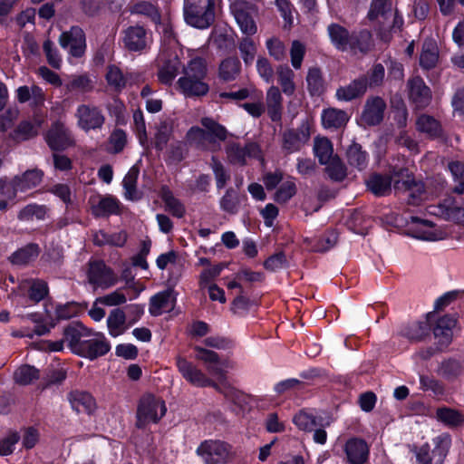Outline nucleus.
I'll list each match as a JSON object with an SVG mask.
<instances>
[{
    "mask_svg": "<svg viewBox=\"0 0 464 464\" xmlns=\"http://www.w3.org/2000/svg\"><path fill=\"white\" fill-rule=\"evenodd\" d=\"M64 339L72 353L89 360L103 356L111 350L104 334L93 332L79 323L64 329Z\"/></svg>",
    "mask_w": 464,
    "mask_h": 464,
    "instance_id": "1",
    "label": "nucleus"
},
{
    "mask_svg": "<svg viewBox=\"0 0 464 464\" xmlns=\"http://www.w3.org/2000/svg\"><path fill=\"white\" fill-rule=\"evenodd\" d=\"M188 53L190 59L183 66V75L177 82L178 88L186 97L204 96L209 91V86L205 82L206 62L199 56H193L190 51Z\"/></svg>",
    "mask_w": 464,
    "mask_h": 464,
    "instance_id": "2",
    "label": "nucleus"
},
{
    "mask_svg": "<svg viewBox=\"0 0 464 464\" xmlns=\"http://www.w3.org/2000/svg\"><path fill=\"white\" fill-rule=\"evenodd\" d=\"M176 366L181 376L190 384L196 387H214L218 392L223 393L226 398L234 401L239 397V392L227 385H218L208 378L193 362L182 356L176 357Z\"/></svg>",
    "mask_w": 464,
    "mask_h": 464,
    "instance_id": "3",
    "label": "nucleus"
},
{
    "mask_svg": "<svg viewBox=\"0 0 464 464\" xmlns=\"http://www.w3.org/2000/svg\"><path fill=\"white\" fill-rule=\"evenodd\" d=\"M201 124L205 130L199 127L190 128L187 133L188 140L203 150H219V141L226 140L227 130L210 118H203Z\"/></svg>",
    "mask_w": 464,
    "mask_h": 464,
    "instance_id": "4",
    "label": "nucleus"
},
{
    "mask_svg": "<svg viewBox=\"0 0 464 464\" xmlns=\"http://www.w3.org/2000/svg\"><path fill=\"white\" fill-rule=\"evenodd\" d=\"M183 12L188 24L206 29L214 22V0H184Z\"/></svg>",
    "mask_w": 464,
    "mask_h": 464,
    "instance_id": "5",
    "label": "nucleus"
},
{
    "mask_svg": "<svg viewBox=\"0 0 464 464\" xmlns=\"http://www.w3.org/2000/svg\"><path fill=\"white\" fill-rule=\"evenodd\" d=\"M165 401L151 393L144 394L138 404L137 426L145 427L150 423H157L166 414Z\"/></svg>",
    "mask_w": 464,
    "mask_h": 464,
    "instance_id": "6",
    "label": "nucleus"
},
{
    "mask_svg": "<svg viewBox=\"0 0 464 464\" xmlns=\"http://www.w3.org/2000/svg\"><path fill=\"white\" fill-rule=\"evenodd\" d=\"M204 464H224L234 458L232 447L225 441L208 440L196 450Z\"/></svg>",
    "mask_w": 464,
    "mask_h": 464,
    "instance_id": "7",
    "label": "nucleus"
},
{
    "mask_svg": "<svg viewBox=\"0 0 464 464\" xmlns=\"http://www.w3.org/2000/svg\"><path fill=\"white\" fill-rule=\"evenodd\" d=\"M410 231L413 237L425 241L443 240L450 234L446 227H438L429 220L417 217H411Z\"/></svg>",
    "mask_w": 464,
    "mask_h": 464,
    "instance_id": "8",
    "label": "nucleus"
},
{
    "mask_svg": "<svg viewBox=\"0 0 464 464\" xmlns=\"http://www.w3.org/2000/svg\"><path fill=\"white\" fill-rule=\"evenodd\" d=\"M429 211L444 220L464 227V208L452 197L444 198L438 205L430 206Z\"/></svg>",
    "mask_w": 464,
    "mask_h": 464,
    "instance_id": "9",
    "label": "nucleus"
},
{
    "mask_svg": "<svg viewBox=\"0 0 464 464\" xmlns=\"http://www.w3.org/2000/svg\"><path fill=\"white\" fill-rule=\"evenodd\" d=\"M77 126L84 131L96 130L102 127L105 118L102 111L95 106L81 104L75 111Z\"/></svg>",
    "mask_w": 464,
    "mask_h": 464,
    "instance_id": "10",
    "label": "nucleus"
},
{
    "mask_svg": "<svg viewBox=\"0 0 464 464\" xmlns=\"http://www.w3.org/2000/svg\"><path fill=\"white\" fill-rule=\"evenodd\" d=\"M196 359L201 361L208 370V372L214 376H223L231 368H233L232 362L228 360H221L218 353L203 348L196 346Z\"/></svg>",
    "mask_w": 464,
    "mask_h": 464,
    "instance_id": "11",
    "label": "nucleus"
},
{
    "mask_svg": "<svg viewBox=\"0 0 464 464\" xmlns=\"http://www.w3.org/2000/svg\"><path fill=\"white\" fill-rule=\"evenodd\" d=\"M401 179H396L394 189L409 193V202L412 205H418L425 198L424 185L421 182H416L410 175L408 170L400 169Z\"/></svg>",
    "mask_w": 464,
    "mask_h": 464,
    "instance_id": "12",
    "label": "nucleus"
},
{
    "mask_svg": "<svg viewBox=\"0 0 464 464\" xmlns=\"http://www.w3.org/2000/svg\"><path fill=\"white\" fill-rule=\"evenodd\" d=\"M45 140L53 150H63L74 145L72 132L61 121L52 124L45 135Z\"/></svg>",
    "mask_w": 464,
    "mask_h": 464,
    "instance_id": "13",
    "label": "nucleus"
},
{
    "mask_svg": "<svg viewBox=\"0 0 464 464\" xmlns=\"http://www.w3.org/2000/svg\"><path fill=\"white\" fill-rule=\"evenodd\" d=\"M386 110L384 100L379 96L369 97L361 114V122L364 126H375L382 122Z\"/></svg>",
    "mask_w": 464,
    "mask_h": 464,
    "instance_id": "14",
    "label": "nucleus"
},
{
    "mask_svg": "<svg viewBox=\"0 0 464 464\" xmlns=\"http://www.w3.org/2000/svg\"><path fill=\"white\" fill-rule=\"evenodd\" d=\"M310 137V125L308 121H304L299 128L284 132L283 148L289 153L296 152L309 141Z\"/></svg>",
    "mask_w": 464,
    "mask_h": 464,
    "instance_id": "15",
    "label": "nucleus"
},
{
    "mask_svg": "<svg viewBox=\"0 0 464 464\" xmlns=\"http://www.w3.org/2000/svg\"><path fill=\"white\" fill-rule=\"evenodd\" d=\"M59 43L63 49H68L71 55L81 57L86 49L85 34L83 31L73 26L68 32H63L59 38Z\"/></svg>",
    "mask_w": 464,
    "mask_h": 464,
    "instance_id": "16",
    "label": "nucleus"
},
{
    "mask_svg": "<svg viewBox=\"0 0 464 464\" xmlns=\"http://www.w3.org/2000/svg\"><path fill=\"white\" fill-rule=\"evenodd\" d=\"M226 153L231 164L243 166L247 163V160L259 158L261 151L259 146L254 142L247 143L245 147L231 143L227 146Z\"/></svg>",
    "mask_w": 464,
    "mask_h": 464,
    "instance_id": "17",
    "label": "nucleus"
},
{
    "mask_svg": "<svg viewBox=\"0 0 464 464\" xmlns=\"http://www.w3.org/2000/svg\"><path fill=\"white\" fill-rule=\"evenodd\" d=\"M88 280L95 287L109 288L116 284L117 277L103 262L96 261L90 264Z\"/></svg>",
    "mask_w": 464,
    "mask_h": 464,
    "instance_id": "18",
    "label": "nucleus"
},
{
    "mask_svg": "<svg viewBox=\"0 0 464 464\" xmlns=\"http://www.w3.org/2000/svg\"><path fill=\"white\" fill-rule=\"evenodd\" d=\"M151 42V35L142 26H130L124 33V45L131 52H141L147 49Z\"/></svg>",
    "mask_w": 464,
    "mask_h": 464,
    "instance_id": "19",
    "label": "nucleus"
},
{
    "mask_svg": "<svg viewBox=\"0 0 464 464\" xmlns=\"http://www.w3.org/2000/svg\"><path fill=\"white\" fill-rule=\"evenodd\" d=\"M409 98L416 109L427 107L431 101V92L420 77H415L408 82Z\"/></svg>",
    "mask_w": 464,
    "mask_h": 464,
    "instance_id": "20",
    "label": "nucleus"
},
{
    "mask_svg": "<svg viewBox=\"0 0 464 464\" xmlns=\"http://www.w3.org/2000/svg\"><path fill=\"white\" fill-rule=\"evenodd\" d=\"M401 179L400 170L394 171L392 176L373 174L366 180L367 188L375 196L388 195L392 190V182Z\"/></svg>",
    "mask_w": 464,
    "mask_h": 464,
    "instance_id": "21",
    "label": "nucleus"
},
{
    "mask_svg": "<svg viewBox=\"0 0 464 464\" xmlns=\"http://www.w3.org/2000/svg\"><path fill=\"white\" fill-rule=\"evenodd\" d=\"M344 452L350 464H363L369 456V447L363 440L353 438L346 441Z\"/></svg>",
    "mask_w": 464,
    "mask_h": 464,
    "instance_id": "22",
    "label": "nucleus"
},
{
    "mask_svg": "<svg viewBox=\"0 0 464 464\" xmlns=\"http://www.w3.org/2000/svg\"><path fill=\"white\" fill-rule=\"evenodd\" d=\"M456 326V318L450 315L442 316L437 321L433 334L441 347H447L451 343Z\"/></svg>",
    "mask_w": 464,
    "mask_h": 464,
    "instance_id": "23",
    "label": "nucleus"
},
{
    "mask_svg": "<svg viewBox=\"0 0 464 464\" xmlns=\"http://www.w3.org/2000/svg\"><path fill=\"white\" fill-rule=\"evenodd\" d=\"M176 297L172 290L160 292L150 300L149 312L153 316H159L174 308Z\"/></svg>",
    "mask_w": 464,
    "mask_h": 464,
    "instance_id": "24",
    "label": "nucleus"
},
{
    "mask_svg": "<svg viewBox=\"0 0 464 464\" xmlns=\"http://www.w3.org/2000/svg\"><path fill=\"white\" fill-rule=\"evenodd\" d=\"M92 212L96 217H105L118 214L120 210L119 200L110 195L96 197L90 199Z\"/></svg>",
    "mask_w": 464,
    "mask_h": 464,
    "instance_id": "25",
    "label": "nucleus"
},
{
    "mask_svg": "<svg viewBox=\"0 0 464 464\" xmlns=\"http://www.w3.org/2000/svg\"><path fill=\"white\" fill-rule=\"evenodd\" d=\"M43 121L35 118L34 121H22L9 134V138L15 142H22L33 139L38 134Z\"/></svg>",
    "mask_w": 464,
    "mask_h": 464,
    "instance_id": "26",
    "label": "nucleus"
},
{
    "mask_svg": "<svg viewBox=\"0 0 464 464\" xmlns=\"http://www.w3.org/2000/svg\"><path fill=\"white\" fill-rule=\"evenodd\" d=\"M165 62L160 67L158 72V77L160 82L164 84H171L175 80L180 70V62L178 58V54L175 53L174 55L165 53H161Z\"/></svg>",
    "mask_w": 464,
    "mask_h": 464,
    "instance_id": "27",
    "label": "nucleus"
},
{
    "mask_svg": "<svg viewBox=\"0 0 464 464\" xmlns=\"http://www.w3.org/2000/svg\"><path fill=\"white\" fill-rule=\"evenodd\" d=\"M106 323L109 334L114 338L123 334L131 326L126 314L120 308L110 312Z\"/></svg>",
    "mask_w": 464,
    "mask_h": 464,
    "instance_id": "28",
    "label": "nucleus"
},
{
    "mask_svg": "<svg viewBox=\"0 0 464 464\" xmlns=\"http://www.w3.org/2000/svg\"><path fill=\"white\" fill-rule=\"evenodd\" d=\"M267 114L273 121L281 120L283 111V96L277 86H270L266 94Z\"/></svg>",
    "mask_w": 464,
    "mask_h": 464,
    "instance_id": "29",
    "label": "nucleus"
},
{
    "mask_svg": "<svg viewBox=\"0 0 464 464\" xmlns=\"http://www.w3.org/2000/svg\"><path fill=\"white\" fill-rule=\"evenodd\" d=\"M328 34L333 44L341 51H348L352 46L354 47V37L349 34L348 31L336 24L328 27Z\"/></svg>",
    "mask_w": 464,
    "mask_h": 464,
    "instance_id": "30",
    "label": "nucleus"
},
{
    "mask_svg": "<svg viewBox=\"0 0 464 464\" xmlns=\"http://www.w3.org/2000/svg\"><path fill=\"white\" fill-rule=\"evenodd\" d=\"M321 119L325 129L336 130L344 126L348 122L350 116L345 111L328 108L322 111Z\"/></svg>",
    "mask_w": 464,
    "mask_h": 464,
    "instance_id": "31",
    "label": "nucleus"
},
{
    "mask_svg": "<svg viewBox=\"0 0 464 464\" xmlns=\"http://www.w3.org/2000/svg\"><path fill=\"white\" fill-rule=\"evenodd\" d=\"M70 403L77 412L92 413L96 408L94 398L85 392H72L69 394Z\"/></svg>",
    "mask_w": 464,
    "mask_h": 464,
    "instance_id": "32",
    "label": "nucleus"
},
{
    "mask_svg": "<svg viewBox=\"0 0 464 464\" xmlns=\"http://www.w3.org/2000/svg\"><path fill=\"white\" fill-rule=\"evenodd\" d=\"M366 90V80L357 79L346 86L338 88L336 91V98L339 101L349 102L362 95Z\"/></svg>",
    "mask_w": 464,
    "mask_h": 464,
    "instance_id": "33",
    "label": "nucleus"
},
{
    "mask_svg": "<svg viewBox=\"0 0 464 464\" xmlns=\"http://www.w3.org/2000/svg\"><path fill=\"white\" fill-rule=\"evenodd\" d=\"M44 172L40 169H29L14 177L16 188L20 192H26L37 187L43 180Z\"/></svg>",
    "mask_w": 464,
    "mask_h": 464,
    "instance_id": "34",
    "label": "nucleus"
},
{
    "mask_svg": "<svg viewBox=\"0 0 464 464\" xmlns=\"http://www.w3.org/2000/svg\"><path fill=\"white\" fill-rule=\"evenodd\" d=\"M22 291L29 289V298L34 303L43 300L48 294L47 284L39 279H24L19 285Z\"/></svg>",
    "mask_w": 464,
    "mask_h": 464,
    "instance_id": "35",
    "label": "nucleus"
},
{
    "mask_svg": "<svg viewBox=\"0 0 464 464\" xmlns=\"http://www.w3.org/2000/svg\"><path fill=\"white\" fill-rule=\"evenodd\" d=\"M15 93L16 99L20 103L32 101L34 105L38 106L42 105L45 100L44 91L37 85H32L31 87L26 85L20 86Z\"/></svg>",
    "mask_w": 464,
    "mask_h": 464,
    "instance_id": "36",
    "label": "nucleus"
},
{
    "mask_svg": "<svg viewBox=\"0 0 464 464\" xmlns=\"http://www.w3.org/2000/svg\"><path fill=\"white\" fill-rule=\"evenodd\" d=\"M416 128L418 131L431 139L440 137L442 133L440 123L434 117L428 114H421L418 117Z\"/></svg>",
    "mask_w": 464,
    "mask_h": 464,
    "instance_id": "37",
    "label": "nucleus"
},
{
    "mask_svg": "<svg viewBox=\"0 0 464 464\" xmlns=\"http://www.w3.org/2000/svg\"><path fill=\"white\" fill-rule=\"evenodd\" d=\"M295 76L294 71L287 65H279L276 68L277 82L286 96H292L295 92Z\"/></svg>",
    "mask_w": 464,
    "mask_h": 464,
    "instance_id": "38",
    "label": "nucleus"
},
{
    "mask_svg": "<svg viewBox=\"0 0 464 464\" xmlns=\"http://www.w3.org/2000/svg\"><path fill=\"white\" fill-rule=\"evenodd\" d=\"M437 420L450 428L459 427L464 424V415L451 408L441 407L436 411Z\"/></svg>",
    "mask_w": 464,
    "mask_h": 464,
    "instance_id": "39",
    "label": "nucleus"
},
{
    "mask_svg": "<svg viewBox=\"0 0 464 464\" xmlns=\"http://www.w3.org/2000/svg\"><path fill=\"white\" fill-rule=\"evenodd\" d=\"M314 152L322 165H326L335 158L332 142L325 137H316L314 141Z\"/></svg>",
    "mask_w": 464,
    "mask_h": 464,
    "instance_id": "40",
    "label": "nucleus"
},
{
    "mask_svg": "<svg viewBox=\"0 0 464 464\" xmlns=\"http://www.w3.org/2000/svg\"><path fill=\"white\" fill-rule=\"evenodd\" d=\"M40 253V248L37 244L30 243L25 246L16 250L10 257V260L14 265H26L34 260Z\"/></svg>",
    "mask_w": 464,
    "mask_h": 464,
    "instance_id": "41",
    "label": "nucleus"
},
{
    "mask_svg": "<svg viewBox=\"0 0 464 464\" xmlns=\"http://www.w3.org/2000/svg\"><path fill=\"white\" fill-rule=\"evenodd\" d=\"M47 208L44 205L36 203L28 204L23 208L18 213V219L24 222L33 220H44L47 216Z\"/></svg>",
    "mask_w": 464,
    "mask_h": 464,
    "instance_id": "42",
    "label": "nucleus"
},
{
    "mask_svg": "<svg viewBox=\"0 0 464 464\" xmlns=\"http://www.w3.org/2000/svg\"><path fill=\"white\" fill-rule=\"evenodd\" d=\"M434 450H432L434 464H442L451 445V438L444 433L433 439Z\"/></svg>",
    "mask_w": 464,
    "mask_h": 464,
    "instance_id": "43",
    "label": "nucleus"
},
{
    "mask_svg": "<svg viewBox=\"0 0 464 464\" xmlns=\"http://www.w3.org/2000/svg\"><path fill=\"white\" fill-rule=\"evenodd\" d=\"M160 197L165 203L166 210L173 216L180 218L185 215L186 209L184 205L173 196L167 187L161 188Z\"/></svg>",
    "mask_w": 464,
    "mask_h": 464,
    "instance_id": "44",
    "label": "nucleus"
},
{
    "mask_svg": "<svg viewBox=\"0 0 464 464\" xmlns=\"http://www.w3.org/2000/svg\"><path fill=\"white\" fill-rule=\"evenodd\" d=\"M234 16L241 32L246 35H252L256 32V25L251 15L239 8L237 5L233 7Z\"/></svg>",
    "mask_w": 464,
    "mask_h": 464,
    "instance_id": "45",
    "label": "nucleus"
},
{
    "mask_svg": "<svg viewBox=\"0 0 464 464\" xmlns=\"http://www.w3.org/2000/svg\"><path fill=\"white\" fill-rule=\"evenodd\" d=\"M346 157L348 163L362 170L366 168L368 163V156L365 151L362 150L361 145L353 143L347 150Z\"/></svg>",
    "mask_w": 464,
    "mask_h": 464,
    "instance_id": "46",
    "label": "nucleus"
},
{
    "mask_svg": "<svg viewBox=\"0 0 464 464\" xmlns=\"http://www.w3.org/2000/svg\"><path fill=\"white\" fill-rule=\"evenodd\" d=\"M439 59V50L435 43L426 41L422 46V52L420 57V63L425 69L433 68Z\"/></svg>",
    "mask_w": 464,
    "mask_h": 464,
    "instance_id": "47",
    "label": "nucleus"
},
{
    "mask_svg": "<svg viewBox=\"0 0 464 464\" xmlns=\"http://www.w3.org/2000/svg\"><path fill=\"white\" fill-rule=\"evenodd\" d=\"M105 78L108 85L116 92H121L128 82V78L123 74L121 70L115 65H110L107 68Z\"/></svg>",
    "mask_w": 464,
    "mask_h": 464,
    "instance_id": "48",
    "label": "nucleus"
},
{
    "mask_svg": "<svg viewBox=\"0 0 464 464\" xmlns=\"http://www.w3.org/2000/svg\"><path fill=\"white\" fill-rule=\"evenodd\" d=\"M240 72V62L237 58L225 59L219 65V77L229 82L235 80Z\"/></svg>",
    "mask_w": 464,
    "mask_h": 464,
    "instance_id": "49",
    "label": "nucleus"
},
{
    "mask_svg": "<svg viewBox=\"0 0 464 464\" xmlns=\"http://www.w3.org/2000/svg\"><path fill=\"white\" fill-rule=\"evenodd\" d=\"M428 332L426 322H414L405 326L401 334L410 341H420L428 334Z\"/></svg>",
    "mask_w": 464,
    "mask_h": 464,
    "instance_id": "50",
    "label": "nucleus"
},
{
    "mask_svg": "<svg viewBox=\"0 0 464 464\" xmlns=\"http://www.w3.org/2000/svg\"><path fill=\"white\" fill-rule=\"evenodd\" d=\"M306 82L309 92L312 95H319L324 90V79L320 69L312 67L308 70Z\"/></svg>",
    "mask_w": 464,
    "mask_h": 464,
    "instance_id": "51",
    "label": "nucleus"
},
{
    "mask_svg": "<svg viewBox=\"0 0 464 464\" xmlns=\"http://www.w3.org/2000/svg\"><path fill=\"white\" fill-rule=\"evenodd\" d=\"M139 171L132 168L125 175L122 184L124 188L125 198L129 200H137L140 198V194L136 188V183Z\"/></svg>",
    "mask_w": 464,
    "mask_h": 464,
    "instance_id": "52",
    "label": "nucleus"
},
{
    "mask_svg": "<svg viewBox=\"0 0 464 464\" xmlns=\"http://www.w3.org/2000/svg\"><path fill=\"white\" fill-rule=\"evenodd\" d=\"M392 14V4L389 0H372L368 18L372 21L379 18L386 19L388 14Z\"/></svg>",
    "mask_w": 464,
    "mask_h": 464,
    "instance_id": "53",
    "label": "nucleus"
},
{
    "mask_svg": "<svg viewBox=\"0 0 464 464\" xmlns=\"http://www.w3.org/2000/svg\"><path fill=\"white\" fill-rule=\"evenodd\" d=\"M14 381L18 384L27 385L39 378L38 370L33 366L24 365L19 367L14 374Z\"/></svg>",
    "mask_w": 464,
    "mask_h": 464,
    "instance_id": "54",
    "label": "nucleus"
},
{
    "mask_svg": "<svg viewBox=\"0 0 464 464\" xmlns=\"http://www.w3.org/2000/svg\"><path fill=\"white\" fill-rule=\"evenodd\" d=\"M92 82L87 75H72L66 84V89L69 92L79 91L88 92L92 91Z\"/></svg>",
    "mask_w": 464,
    "mask_h": 464,
    "instance_id": "55",
    "label": "nucleus"
},
{
    "mask_svg": "<svg viewBox=\"0 0 464 464\" xmlns=\"http://www.w3.org/2000/svg\"><path fill=\"white\" fill-rule=\"evenodd\" d=\"M326 172L329 178L334 181H342L346 177V168L341 160L336 156L326 164Z\"/></svg>",
    "mask_w": 464,
    "mask_h": 464,
    "instance_id": "56",
    "label": "nucleus"
},
{
    "mask_svg": "<svg viewBox=\"0 0 464 464\" xmlns=\"http://www.w3.org/2000/svg\"><path fill=\"white\" fill-rule=\"evenodd\" d=\"M131 13L147 15L156 24H160V15L158 9L152 4H150L149 2L142 1V2L136 4L132 7Z\"/></svg>",
    "mask_w": 464,
    "mask_h": 464,
    "instance_id": "57",
    "label": "nucleus"
},
{
    "mask_svg": "<svg viewBox=\"0 0 464 464\" xmlns=\"http://www.w3.org/2000/svg\"><path fill=\"white\" fill-rule=\"evenodd\" d=\"M293 422L300 430L304 431H311L315 426L314 415L304 410H301L294 415Z\"/></svg>",
    "mask_w": 464,
    "mask_h": 464,
    "instance_id": "58",
    "label": "nucleus"
},
{
    "mask_svg": "<svg viewBox=\"0 0 464 464\" xmlns=\"http://www.w3.org/2000/svg\"><path fill=\"white\" fill-rule=\"evenodd\" d=\"M171 134V127L167 121L160 122L157 127L155 135H154V145L155 148L159 150H162L170 137Z\"/></svg>",
    "mask_w": 464,
    "mask_h": 464,
    "instance_id": "59",
    "label": "nucleus"
},
{
    "mask_svg": "<svg viewBox=\"0 0 464 464\" xmlns=\"http://www.w3.org/2000/svg\"><path fill=\"white\" fill-rule=\"evenodd\" d=\"M127 143V135L125 131L120 129L114 130L110 138L108 150L112 153H118L123 150Z\"/></svg>",
    "mask_w": 464,
    "mask_h": 464,
    "instance_id": "60",
    "label": "nucleus"
},
{
    "mask_svg": "<svg viewBox=\"0 0 464 464\" xmlns=\"http://www.w3.org/2000/svg\"><path fill=\"white\" fill-rule=\"evenodd\" d=\"M127 302V297L123 293L122 289H117L111 293H109L103 296L96 299L95 304L99 303L107 306H116L123 304Z\"/></svg>",
    "mask_w": 464,
    "mask_h": 464,
    "instance_id": "61",
    "label": "nucleus"
},
{
    "mask_svg": "<svg viewBox=\"0 0 464 464\" xmlns=\"http://www.w3.org/2000/svg\"><path fill=\"white\" fill-rule=\"evenodd\" d=\"M296 193V186L293 180L284 182L275 194V200L278 203H285Z\"/></svg>",
    "mask_w": 464,
    "mask_h": 464,
    "instance_id": "62",
    "label": "nucleus"
},
{
    "mask_svg": "<svg viewBox=\"0 0 464 464\" xmlns=\"http://www.w3.org/2000/svg\"><path fill=\"white\" fill-rule=\"evenodd\" d=\"M225 265L223 264H218L206 267L199 275V286L201 288L208 286L215 278L220 275Z\"/></svg>",
    "mask_w": 464,
    "mask_h": 464,
    "instance_id": "63",
    "label": "nucleus"
},
{
    "mask_svg": "<svg viewBox=\"0 0 464 464\" xmlns=\"http://www.w3.org/2000/svg\"><path fill=\"white\" fill-rule=\"evenodd\" d=\"M449 169L456 182L455 192L463 194L464 193V163L456 161L451 162L449 165Z\"/></svg>",
    "mask_w": 464,
    "mask_h": 464,
    "instance_id": "64",
    "label": "nucleus"
}]
</instances>
